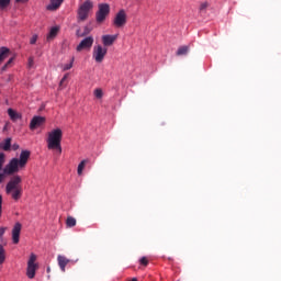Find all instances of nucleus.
<instances>
[{"instance_id":"nucleus-1","label":"nucleus","mask_w":281,"mask_h":281,"mask_svg":"<svg viewBox=\"0 0 281 281\" xmlns=\"http://www.w3.org/2000/svg\"><path fill=\"white\" fill-rule=\"evenodd\" d=\"M31 151L27 149H24L20 154V158H12L9 164H7L3 168V173L5 176H13L18 173L20 170L24 169L27 165V161L30 159Z\"/></svg>"},{"instance_id":"nucleus-2","label":"nucleus","mask_w":281,"mask_h":281,"mask_svg":"<svg viewBox=\"0 0 281 281\" xmlns=\"http://www.w3.org/2000/svg\"><path fill=\"white\" fill-rule=\"evenodd\" d=\"M61 139L63 131L60 128H54L48 133L47 137V148L49 150H57L58 154H61Z\"/></svg>"},{"instance_id":"nucleus-3","label":"nucleus","mask_w":281,"mask_h":281,"mask_svg":"<svg viewBox=\"0 0 281 281\" xmlns=\"http://www.w3.org/2000/svg\"><path fill=\"white\" fill-rule=\"evenodd\" d=\"M99 10L95 13L97 23L101 24L110 14V4L109 3H99Z\"/></svg>"},{"instance_id":"nucleus-4","label":"nucleus","mask_w":281,"mask_h":281,"mask_svg":"<svg viewBox=\"0 0 281 281\" xmlns=\"http://www.w3.org/2000/svg\"><path fill=\"white\" fill-rule=\"evenodd\" d=\"M108 54V48L102 45H97L93 47L92 57L95 63L101 64L104 60V57Z\"/></svg>"},{"instance_id":"nucleus-5","label":"nucleus","mask_w":281,"mask_h":281,"mask_svg":"<svg viewBox=\"0 0 281 281\" xmlns=\"http://www.w3.org/2000/svg\"><path fill=\"white\" fill-rule=\"evenodd\" d=\"M126 22H127V14L124 9H121L114 16L113 25L116 29H122L126 25Z\"/></svg>"},{"instance_id":"nucleus-6","label":"nucleus","mask_w":281,"mask_h":281,"mask_svg":"<svg viewBox=\"0 0 281 281\" xmlns=\"http://www.w3.org/2000/svg\"><path fill=\"white\" fill-rule=\"evenodd\" d=\"M93 8V4L91 1L87 0L85 1V3H82L79 8L78 11V19L79 21H86L88 15H89V11Z\"/></svg>"},{"instance_id":"nucleus-7","label":"nucleus","mask_w":281,"mask_h":281,"mask_svg":"<svg viewBox=\"0 0 281 281\" xmlns=\"http://www.w3.org/2000/svg\"><path fill=\"white\" fill-rule=\"evenodd\" d=\"M22 178L20 175H13L5 187V192H11V190L21 189Z\"/></svg>"},{"instance_id":"nucleus-8","label":"nucleus","mask_w":281,"mask_h":281,"mask_svg":"<svg viewBox=\"0 0 281 281\" xmlns=\"http://www.w3.org/2000/svg\"><path fill=\"white\" fill-rule=\"evenodd\" d=\"M35 261H36V255H34L32 252V255H30V259L27 261L26 276L29 279H34V277H35V271L37 269Z\"/></svg>"},{"instance_id":"nucleus-9","label":"nucleus","mask_w":281,"mask_h":281,"mask_svg":"<svg viewBox=\"0 0 281 281\" xmlns=\"http://www.w3.org/2000/svg\"><path fill=\"white\" fill-rule=\"evenodd\" d=\"M94 38L93 36L85 37L80 44L77 46V52L80 53L82 50H89L93 45Z\"/></svg>"},{"instance_id":"nucleus-10","label":"nucleus","mask_w":281,"mask_h":281,"mask_svg":"<svg viewBox=\"0 0 281 281\" xmlns=\"http://www.w3.org/2000/svg\"><path fill=\"white\" fill-rule=\"evenodd\" d=\"M21 229L22 224H20V222H16L12 228V241L14 245H18L20 241Z\"/></svg>"},{"instance_id":"nucleus-11","label":"nucleus","mask_w":281,"mask_h":281,"mask_svg":"<svg viewBox=\"0 0 281 281\" xmlns=\"http://www.w3.org/2000/svg\"><path fill=\"white\" fill-rule=\"evenodd\" d=\"M44 123H45V117L44 116L35 115V116H33V119L30 123V128L33 131L36 127L42 126Z\"/></svg>"},{"instance_id":"nucleus-12","label":"nucleus","mask_w":281,"mask_h":281,"mask_svg":"<svg viewBox=\"0 0 281 281\" xmlns=\"http://www.w3.org/2000/svg\"><path fill=\"white\" fill-rule=\"evenodd\" d=\"M116 38H117V35L105 34L102 36V43H103L104 47H110L114 44Z\"/></svg>"},{"instance_id":"nucleus-13","label":"nucleus","mask_w":281,"mask_h":281,"mask_svg":"<svg viewBox=\"0 0 281 281\" xmlns=\"http://www.w3.org/2000/svg\"><path fill=\"white\" fill-rule=\"evenodd\" d=\"M23 189H12L10 192H7V194L11 195V198L16 202L22 198Z\"/></svg>"},{"instance_id":"nucleus-14","label":"nucleus","mask_w":281,"mask_h":281,"mask_svg":"<svg viewBox=\"0 0 281 281\" xmlns=\"http://www.w3.org/2000/svg\"><path fill=\"white\" fill-rule=\"evenodd\" d=\"M57 261L61 271L65 272V267L69 263V259H67V257H64L63 255H58Z\"/></svg>"},{"instance_id":"nucleus-15","label":"nucleus","mask_w":281,"mask_h":281,"mask_svg":"<svg viewBox=\"0 0 281 281\" xmlns=\"http://www.w3.org/2000/svg\"><path fill=\"white\" fill-rule=\"evenodd\" d=\"M63 2L64 0H50V3L47 5V10L56 11L61 5Z\"/></svg>"},{"instance_id":"nucleus-16","label":"nucleus","mask_w":281,"mask_h":281,"mask_svg":"<svg viewBox=\"0 0 281 281\" xmlns=\"http://www.w3.org/2000/svg\"><path fill=\"white\" fill-rule=\"evenodd\" d=\"M9 117L12 122H16L18 120H21L22 115L14 111L12 108L8 109Z\"/></svg>"},{"instance_id":"nucleus-17","label":"nucleus","mask_w":281,"mask_h":281,"mask_svg":"<svg viewBox=\"0 0 281 281\" xmlns=\"http://www.w3.org/2000/svg\"><path fill=\"white\" fill-rule=\"evenodd\" d=\"M10 55V49L8 47H0V64L4 61Z\"/></svg>"},{"instance_id":"nucleus-18","label":"nucleus","mask_w":281,"mask_h":281,"mask_svg":"<svg viewBox=\"0 0 281 281\" xmlns=\"http://www.w3.org/2000/svg\"><path fill=\"white\" fill-rule=\"evenodd\" d=\"M0 148L3 149L4 151H9L11 148V138L8 137L4 139V142L0 143Z\"/></svg>"},{"instance_id":"nucleus-19","label":"nucleus","mask_w":281,"mask_h":281,"mask_svg":"<svg viewBox=\"0 0 281 281\" xmlns=\"http://www.w3.org/2000/svg\"><path fill=\"white\" fill-rule=\"evenodd\" d=\"M59 27L53 26L47 35V41L54 40L58 34Z\"/></svg>"},{"instance_id":"nucleus-20","label":"nucleus","mask_w":281,"mask_h":281,"mask_svg":"<svg viewBox=\"0 0 281 281\" xmlns=\"http://www.w3.org/2000/svg\"><path fill=\"white\" fill-rule=\"evenodd\" d=\"M189 52V46L183 45L178 48L177 56H186Z\"/></svg>"},{"instance_id":"nucleus-21","label":"nucleus","mask_w":281,"mask_h":281,"mask_svg":"<svg viewBox=\"0 0 281 281\" xmlns=\"http://www.w3.org/2000/svg\"><path fill=\"white\" fill-rule=\"evenodd\" d=\"M77 224V220H75V217H71L70 215L67 217L66 220V225L67 227L71 228L75 227Z\"/></svg>"},{"instance_id":"nucleus-22","label":"nucleus","mask_w":281,"mask_h":281,"mask_svg":"<svg viewBox=\"0 0 281 281\" xmlns=\"http://www.w3.org/2000/svg\"><path fill=\"white\" fill-rule=\"evenodd\" d=\"M90 32H91V30L89 29V26H85L82 33L79 30L77 31V37H85V36L89 35Z\"/></svg>"},{"instance_id":"nucleus-23","label":"nucleus","mask_w":281,"mask_h":281,"mask_svg":"<svg viewBox=\"0 0 281 281\" xmlns=\"http://www.w3.org/2000/svg\"><path fill=\"white\" fill-rule=\"evenodd\" d=\"M14 60V57H11L1 68V71L4 72L7 71L8 68H11L12 63Z\"/></svg>"},{"instance_id":"nucleus-24","label":"nucleus","mask_w":281,"mask_h":281,"mask_svg":"<svg viewBox=\"0 0 281 281\" xmlns=\"http://www.w3.org/2000/svg\"><path fill=\"white\" fill-rule=\"evenodd\" d=\"M4 261H5V250L2 244H0V265H2Z\"/></svg>"},{"instance_id":"nucleus-25","label":"nucleus","mask_w":281,"mask_h":281,"mask_svg":"<svg viewBox=\"0 0 281 281\" xmlns=\"http://www.w3.org/2000/svg\"><path fill=\"white\" fill-rule=\"evenodd\" d=\"M11 0H0V10H5L10 5Z\"/></svg>"},{"instance_id":"nucleus-26","label":"nucleus","mask_w":281,"mask_h":281,"mask_svg":"<svg viewBox=\"0 0 281 281\" xmlns=\"http://www.w3.org/2000/svg\"><path fill=\"white\" fill-rule=\"evenodd\" d=\"M86 164H87V160L83 159V160H81L80 164L78 165V175H79V176H81V173H82V171H83V169H85V167H86Z\"/></svg>"},{"instance_id":"nucleus-27","label":"nucleus","mask_w":281,"mask_h":281,"mask_svg":"<svg viewBox=\"0 0 281 281\" xmlns=\"http://www.w3.org/2000/svg\"><path fill=\"white\" fill-rule=\"evenodd\" d=\"M74 60H75V57L71 58V60H70L69 64L63 65V71H68V70H70V69L72 68Z\"/></svg>"},{"instance_id":"nucleus-28","label":"nucleus","mask_w":281,"mask_h":281,"mask_svg":"<svg viewBox=\"0 0 281 281\" xmlns=\"http://www.w3.org/2000/svg\"><path fill=\"white\" fill-rule=\"evenodd\" d=\"M94 97L99 100L103 98V91L101 88L94 89Z\"/></svg>"},{"instance_id":"nucleus-29","label":"nucleus","mask_w":281,"mask_h":281,"mask_svg":"<svg viewBox=\"0 0 281 281\" xmlns=\"http://www.w3.org/2000/svg\"><path fill=\"white\" fill-rule=\"evenodd\" d=\"M210 7L209 2L205 1V2H202L201 5H200V13H205L206 12V9Z\"/></svg>"},{"instance_id":"nucleus-30","label":"nucleus","mask_w":281,"mask_h":281,"mask_svg":"<svg viewBox=\"0 0 281 281\" xmlns=\"http://www.w3.org/2000/svg\"><path fill=\"white\" fill-rule=\"evenodd\" d=\"M36 41H37V34H34V35L31 37V40H30V44H31V45H35Z\"/></svg>"},{"instance_id":"nucleus-31","label":"nucleus","mask_w":281,"mask_h":281,"mask_svg":"<svg viewBox=\"0 0 281 281\" xmlns=\"http://www.w3.org/2000/svg\"><path fill=\"white\" fill-rule=\"evenodd\" d=\"M140 265H143V266H147L148 265V259H147V257H142V259H140Z\"/></svg>"},{"instance_id":"nucleus-32","label":"nucleus","mask_w":281,"mask_h":281,"mask_svg":"<svg viewBox=\"0 0 281 281\" xmlns=\"http://www.w3.org/2000/svg\"><path fill=\"white\" fill-rule=\"evenodd\" d=\"M67 78H68V74H66V75L63 77V79H61L60 82H59V87H63V86H64V83H65V81L67 80Z\"/></svg>"},{"instance_id":"nucleus-33","label":"nucleus","mask_w":281,"mask_h":281,"mask_svg":"<svg viewBox=\"0 0 281 281\" xmlns=\"http://www.w3.org/2000/svg\"><path fill=\"white\" fill-rule=\"evenodd\" d=\"M5 161L4 154L0 151V164L3 166Z\"/></svg>"},{"instance_id":"nucleus-34","label":"nucleus","mask_w":281,"mask_h":281,"mask_svg":"<svg viewBox=\"0 0 281 281\" xmlns=\"http://www.w3.org/2000/svg\"><path fill=\"white\" fill-rule=\"evenodd\" d=\"M34 65V58L30 57L29 58V67L31 68Z\"/></svg>"},{"instance_id":"nucleus-35","label":"nucleus","mask_w":281,"mask_h":281,"mask_svg":"<svg viewBox=\"0 0 281 281\" xmlns=\"http://www.w3.org/2000/svg\"><path fill=\"white\" fill-rule=\"evenodd\" d=\"M7 228H3V226H0V238H2L4 232Z\"/></svg>"},{"instance_id":"nucleus-36","label":"nucleus","mask_w":281,"mask_h":281,"mask_svg":"<svg viewBox=\"0 0 281 281\" xmlns=\"http://www.w3.org/2000/svg\"><path fill=\"white\" fill-rule=\"evenodd\" d=\"M1 214H2V195H0V217H1Z\"/></svg>"},{"instance_id":"nucleus-37","label":"nucleus","mask_w":281,"mask_h":281,"mask_svg":"<svg viewBox=\"0 0 281 281\" xmlns=\"http://www.w3.org/2000/svg\"><path fill=\"white\" fill-rule=\"evenodd\" d=\"M16 1V3H25V2H27V0H15Z\"/></svg>"},{"instance_id":"nucleus-38","label":"nucleus","mask_w":281,"mask_h":281,"mask_svg":"<svg viewBox=\"0 0 281 281\" xmlns=\"http://www.w3.org/2000/svg\"><path fill=\"white\" fill-rule=\"evenodd\" d=\"M13 148H14V150H16V149L19 148V145H18V144H14V145H13Z\"/></svg>"},{"instance_id":"nucleus-39","label":"nucleus","mask_w":281,"mask_h":281,"mask_svg":"<svg viewBox=\"0 0 281 281\" xmlns=\"http://www.w3.org/2000/svg\"><path fill=\"white\" fill-rule=\"evenodd\" d=\"M3 180V173H0V183L2 182Z\"/></svg>"},{"instance_id":"nucleus-40","label":"nucleus","mask_w":281,"mask_h":281,"mask_svg":"<svg viewBox=\"0 0 281 281\" xmlns=\"http://www.w3.org/2000/svg\"><path fill=\"white\" fill-rule=\"evenodd\" d=\"M2 166H3V165L0 164V171H1V169H2Z\"/></svg>"},{"instance_id":"nucleus-41","label":"nucleus","mask_w":281,"mask_h":281,"mask_svg":"<svg viewBox=\"0 0 281 281\" xmlns=\"http://www.w3.org/2000/svg\"><path fill=\"white\" fill-rule=\"evenodd\" d=\"M50 271V268H47V272H49Z\"/></svg>"},{"instance_id":"nucleus-42","label":"nucleus","mask_w":281,"mask_h":281,"mask_svg":"<svg viewBox=\"0 0 281 281\" xmlns=\"http://www.w3.org/2000/svg\"><path fill=\"white\" fill-rule=\"evenodd\" d=\"M131 281H137V279H135V278H134V279H133V280H131Z\"/></svg>"}]
</instances>
